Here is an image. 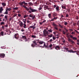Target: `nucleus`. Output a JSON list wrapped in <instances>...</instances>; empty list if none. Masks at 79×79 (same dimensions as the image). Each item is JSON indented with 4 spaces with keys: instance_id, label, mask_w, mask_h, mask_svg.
<instances>
[{
    "instance_id": "nucleus-51",
    "label": "nucleus",
    "mask_w": 79,
    "mask_h": 79,
    "mask_svg": "<svg viewBox=\"0 0 79 79\" xmlns=\"http://www.w3.org/2000/svg\"><path fill=\"white\" fill-rule=\"evenodd\" d=\"M45 22H46V20H44L43 22H42V23H45Z\"/></svg>"
},
{
    "instance_id": "nucleus-58",
    "label": "nucleus",
    "mask_w": 79,
    "mask_h": 79,
    "mask_svg": "<svg viewBox=\"0 0 79 79\" xmlns=\"http://www.w3.org/2000/svg\"><path fill=\"white\" fill-rule=\"evenodd\" d=\"M27 23H30V21H29V20H27Z\"/></svg>"
},
{
    "instance_id": "nucleus-59",
    "label": "nucleus",
    "mask_w": 79,
    "mask_h": 79,
    "mask_svg": "<svg viewBox=\"0 0 79 79\" xmlns=\"http://www.w3.org/2000/svg\"><path fill=\"white\" fill-rule=\"evenodd\" d=\"M53 40L52 39H51L50 40V42H52V41Z\"/></svg>"
},
{
    "instance_id": "nucleus-36",
    "label": "nucleus",
    "mask_w": 79,
    "mask_h": 79,
    "mask_svg": "<svg viewBox=\"0 0 79 79\" xmlns=\"http://www.w3.org/2000/svg\"><path fill=\"white\" fill-rule=\"evenodd\" d=\"M35 18V15H34V16H33L32 17V19H34V18Z\"/></svg>"
},
{
    "instance_id": "nucleus-9",
    "label": "nucleus",
    "mask_w": 79,
    "mask_h": 79,
    "mask_svg": "<svg viewBox=\"0 0 79 79\" xmlns=\"http://www.w3.org/2000/svg\"><path fill=\"white\" fill-rule=\"evenodd\" d=\"M5 56V54H0V58H4Z\"/></svg>"
},
{
    "instance_id": "nucleus-27",
    "label": "nucleus",
    "mask_w": 79,
    "mask_h": 79,
    "mask_svg": "<svg viewBox=\"0 0 79 79\" xmlns=\"http://www.w3.org/2000/svg\"><path fill=\"white\" fill-rule=\"evenodd\" d=\"M31 37H32V38H36V36L35 35H32Z\"/></svg>"
},
{
    "instance_id": "nucleus-14",
    "label": "nucleus",
    "mask_w": 79,
    "mask_h": 79,
    "mask_svg": "<svg viewBox=\"0 0 79 79\" xmlns=\"http://www.w3.org/2000/svg\"><path fill=\"white\" fill-rule=\"evenodd\" d=\"M60 47H59L58 46H56L55 48L57 50H59V49H60Z\"/></svg>"
},
{
    "instance_id": "nucleus-25",
    "label": "nucleus",
    "mask_w": 79,
    "mask_h": 79,
    "mask_svg": "<svg viewBox=\"0 0 79 79\" xmlns=\"http://www.w3.org/2000/svg\"><path fill=\"white\" fill-rule=\"evenodd\" d=\"M0 24L1 25H5V23H4V22H1V23H0Z\"/></svg>"
},
{
    "instance_id": "nucleus-57",
    "label": "nucleus",
    "mask_w": 79,
    "mask_h": 79,
    "mask_svg": "<svg viewBox=\"0 0 79 79\" xmlns=\"http://www.w3.org/2000/svg\"><path fill=\"white\" fill-rule=\"evenodd\" d=\"M40 25H42V24H43V23H42V22H40Z\"/></svg>"
},
{
    "instance_id": "nucleus-28",
    "label": "nucleus",
    "mask_w": 79,
    "mask_h": 79,
    "mask_svg": "<svg viewBox=\"0 0 79 79\" xmlns=\"http://www.w3.org/2000/svg\"><path fill=\"white\" fill-rule=\"evenodd\" d=\"M51 14H48V17H49V18H51Z\"/></svg>"
},
{
    "instance_id": "nucleus-37",
    "label": "nucleus",
    "mask_w": 79,
    "mask_h": 79,
    "mask_svg": "<svg viewBox=\"0 0 79 79\" xmlns=\"http://www.w3.org/2000/svg\"><path fill=\"white\" fill-rule=\"evenodd\" d=\"M29 17H30V18H32V16H33V15H32V14H30L29 15Z\"/></svg>"
},
{
    "instance_id": "nucleus-50",
    "label": "nucleus",
    "mask_w": 79,
    "mask_h": 79,
    "mask_svg": "<svg viewBox=\"0 0 79 79\" xmlns=\"http://www.w3.org/2000/svg\"><path fill=\"white\" fill-rule=\"evenodd\" d=\"M26 17H27V16H26V15H24L23 16L24 18H26Z\"/></svg>"
},
{
    "instance_id": "nucleus-4",
    "label": "nucleus",
    "mask_w": 79,
    "mask_h": 79,
    "mask_svg": "<svg viewBox=\"0 0 79 79\" xmlns=\"http://www.w3.org/2000/svg\"><path fill=\"white\" fill-rule=\"evenodd\" d=\"M52 25L54 26V28L56 29V30H57V31H58V28L57 27H58V25L56 24L54 22H53L52 23Z\"/></svg>"
},
{
    "instance_id": "nucleus-5",
    "label": "nucleus",
    "mask_w": 79,
    "mask_h": 79,
    "mask_svg": "<svg viewBox=\"0 0 79 79\" xmlns=\"http://www.w3.org/2000/svg\"><path fill=\"white\" fill-rule=\"evenodd\" d=\"M36 25V24L35 23L34 24V25L31 26L29 27L30 28H33V29H35V28L36 27H35V25Z\"/></svg>"
},
{
    "instance_id": "nucleus-61",
    "label": "nucleus",
    "mask_w": 79,
    "mask_h": 79,
    "mask_svg": "<svg viewBox=\"0 0 79 79\" xmlns=\"http://www.w3.org/2000/svg\"><path fill=\"white\" fill-rule=\"evenodd\" d=\"M23 23H24V24H26V21L24 22Z\"/></svg>"
},
{
    "instance_id": "nucleus-17",
    "label": "nucleus",
    "mask_w": 79,
    "mask_h": 79,
    "mask_svg": "<svg viewBox=\"0 0 79 79\" xmlns=\"http://www.w3.org/2000/svg\"><path fill=\"white\" fill-rule=\"evenodd\" d=\"M19 26H20V27H21L23 26V22H21L20 23Z\"/></svg>"
},
{
    "instance_id": "nucleus-47",
    "label": "nucleus",
    "mask_w": 79,
    "mask_h": 79,
    "mask_svg": "<svg viewBox=\"0 0 79 79\" xmlns=\"http://www.w3.org/2000/svg\"><path fill=\"white\" fill-rule=\"evenodd\" d=\"M18 15L19 17H21V14H18Z\"/></svg>"
},
{
    "instance_id": "nucleus-6",
    "label": "nucleus",
    "mask_w": 79,
    "mask_h": 79,
    "mask_svg": "<svg viewBox=\"0 0 79 79\" xmlns=\"http://www.w3.org/2000/svg\"><path fill=\"white\" fill-rule=\"evenodd\" d=\"M19 5H20L22 7V6H24V5H23V4H24V1H23V2H20L19 3Z\"/></svg>"
},
{
    "instance_id": "nucleus-18",
    "label": "nucleus",
    "mask_w": 79,
    "mask_h": 79,
    "mask_svg": "<svg viewBox=\"0 0 79 79\" xmlns=\"http://www.w3.org/2000/svg\"><path fill=\"white\" fill-rule=\"evenodd\" d=\"M53 16L54 17H55L56 16V13L54 12L52 13Z\"/></svg>"
},
{
    "instance_id": "nucleus-62",
    "label": "nucleus",
    "mask_w": 79,
    "mask_h": 79,
    "mask_svg": "<svg viewBox=\"0 0 79 79\" xmlns=\"http://www.w3.org/2000/svg\"><path fill=\"white\" fill-rule=\"evenodd\" d=\"M27 39L26 38V39H25V42H27Z\"/></svg>"
},
{
    "instance_id": "nucleus-11",
    "label": "nucleus",
    "mask_w": 79,
    "mask_h": 79,
    "mask_svg": "<svg viewBox=\"0 0 79 79\" xmlns=\"http://www.w3.org/2000/svg\"><path fill=\"white\" fill-rule=\"evenodd\" d=\"M8 25H5L4 26L2 25V29H4V27H8Z\"/></svg>"
},
{
    "instance_id": "nucleus-43",
    "label": "nucleus",
    "mask_w": 79,
    "mask_h": 79,
    "mask_svg": "<svg viewBox=\"0 0 79 79\" xmlns=\"http://www.w3.org/2000/svg\"><path fill=\"white\" fill-rule=\"evenodd\" d=\"M52 44H51L49 45V47L50 48H51V47H52Z\"/></svg>"
},
{
    "instance_id": "nucleus-29",
    "label": "nucleus",
    "mask_w": 79,
    "mask_h": 79,
    "mask_svg": "<svg viewBox=\"0 0 79 79\" xmlns=\"http://www.w3.org/2000/svg\"><path fill=\"white\" fill-rule=\"evenodd\" d=\"M73 40H77V39L76 37H73V38H72Z\"/></svg>"
},
{
    "instance_id": "nucleus-10",
    "label": "nucleus",
    "mask_w": 79,
    "mask_h": 79,
    "mask_svg": "<svg viewBox=\"0 0 79 79\" xmlns=\"http://www.w3.org/2000/svg\"><path fill=\"white\" fill-rule=\"evenodd\" d=\"M2 5L3 6H5L6 5V4L5 2H2L1 3Z\"/></svg>"
},
{
    "instance_id": "nucleus-26",
    "label": "nucleus",
    "mask_w": 79,
    "mask_h": 79,
    "mask_svg": "<svg viewBox=\"0 0 79 79\" xmlns=\"http://www.w3.org/2000/svg\"><path fill=\"white\" fill-rule=\"evenodd\" d=\"M22 38L23 39H26V37L25 36H23Z\"/></svg>"
},
{
    "instance_id": "nucleus-40",
    "label": "nucleus",
    "mask_w": 79,
    "mask_h": 79,
    "mask_svg": "<svg viewBox=\"0 0 79 79\" xmlns=\"http://www.w3.org/2000/svg\"><path fill=\"white\" fill-rule=\"evenodd\" d=\"M48 32H52V30L51 29L48 30Z\"/></svg>"
},
{
    "instance_id": "nucleus-33",
    "label": "nucleus",
    "mask_w": 79,
    "mask_h": 79,
    "mask_svg": "<svg viewBox=\"0 0 79 79\" xmlns=\"http://www.w3.org/2000/svg\"><path fill=\"white\" fill-rule=\"evenodd\" d=\"M59 26L61 27V28H63V26H62L61 25H60V24H59Z\"/></svg>"
},
{
    "instance_id": "nucleus-56",
    "label": "nucleus",
    "mask_w": 79,
    "mask_h": 79,
    "mask_svg": "<svg viewBox=\"0 0 79 79\" xmlns=\"http://www.w3.org/2000/svg\"><path fill=\"white\" fill-rule=\"evenodd\" d=\"M76 19H79V18H78V16H77L76 18Z\"/></svg>"
},
{
    "instance_id": "nucleus-39",
    "label": "nucleus",
    "mask_w": 79,
    "mask_h": 79,
    "mask_svg": "<svg viewBox=\"0 0 79 79\" xmlns=\"http://www.w3.org/2000/svg\"><path fill=\"white\" fill-rule=\"evenodd\" d=\"M48 37L51 38L52 37V35H48Z\"/></svg>"
},
{
    "instance_id": "nucleus-23",
    "label": "nucleus",
    "mask_w": 79,
    "mask_h": 79,
    "mask_svg": "<svg viewBox=\"0 0 79 79\" xmlns=\"http://www.w3.org/2000/svg\"><path fill=\"white\" fill-rule=\"evenodd\" d=\"M68 52H69L70 53H73V52H74V51L72 50H69Z\"/></svg>"
},
{
    "instance_id": "nucleus-31",
    "label": "nucleus",
    "mask_w": 79,
    "mask_h": 79,
    "mask_svg": "<svg viewBox=\"0 0 79 79\" xmlns=\"http://www.w3.org/2000/svg\"><path fill=\"white\" fill-rule=\"evenodd\" d=\"M18 7H15L13 8V10H18Z\"/></svg>"
},
{
    "instance_id": "nucleus-52",
    "label": "nucleus",
    "mask_w": 79,
    "mask_h": 79,
    "mask_svg": "<svg viewBox=\"0 0 79 79\" xmlns=\"http://www.w3.org/2000/svg\"><path fill=\"white\" fill-rule=\"evenodd\" d=\"M69 16V15H68V14H66V17L68 18V17Z\"/></svg>"
},
{
    "instance_id": "nucleus-45",
    "label": "nucleus",
    "mask_w": 79,
    "mask_h": 79,
    "mask_svg": "<svg viewBox=\"0 0 79 79\" xmlns=\"http://www.w3.org/2000/svg\"><path fill=\"white\" fill-rule=\"evenodd\" d=\"M63 33L65 35V34H66V32H64V31H63Z\"/></svg>"
},
{
    "instance_id": "nucleus-46",
    "label": "nucleus",
    "mask_w": 79,
    "mask_h": 79,
    "mask_svg": "<svg viewBox=\"0 0 79 79\" xmlns=\"http://www.w3.org/2000/svg\"><path fill=\"white\" fill-rule=\"evenodd\" d=\"M52 39H53V40H55V39H56L55 37H54V36H53L52 37Z\"/></svg>"
},
{
    "instance_id": "nucleus-49",
    "label": "nucleus",
    "mask_w": 79,
    "mask_h": 79,
    "mask_svg": "<svg viewBox=\"0 0 79 79\" xmlns=\"http://www.w3.org/2000/svg\"><path fill=\"white\" fill-rule=\"evenodd\" d=\"M27 19L28 20H31V19L30 18L28 17L27 18Z\"/></svg>"
},
{
    "instance_id": "nucleus-41",
    "label": "nucleus",
    "mask_w": 79,
    "mask_h": 79,
    "mask_svg": "<svg viewBox=\"0 0 79 79\" xmlns=\"http://www.w3.org/2000/svg\"><path fill=\"white\" fill-rule=\"evenodd\" d=\"M21 31H22V32H24L25 31L24 30V29L23 28L21 30Z\"/></svg>"
},
{
    "instance_id": "nucleus-1",
    "label": "nucleus",
    "mask_w": 79,
    "mask_h": 79,
    "mask_svg": "<svg viewBox=\"0 0 79 79\" xmlns=\"http://www.w3.org/2000/svg\"><path fill=\"white\" fill-rule=\"evenodd\" d=\"M33 44H31V47H38V46H40V45H42V44H43L44 43V47H45V45H46V43L43 41H39L37 42V43H39V45L37 44V42L35 41H34L33 42Z\"/></svg>"
},
{
    "instance_id": "nucleus-19",
    "label": "nucleus",
    "mask_w": 79,
    "mask_h": 79,
    "mask_svg": "<svg viewBox=\"0 0 79 79\" xmlns=\"http://www.w3.org/2000/svg\"><path fill=\"white\" fill-rule=\"evenodd\" d=\"M24 26H23V27L24 28V29H26V28H27V25H26L25 24H23Z\"/></svg>"
},
{
    "instance_id": "nucleus-21",
    "label": "nucleus",
    "mask_w": 79,
    "mask_h": 79,
    "mask_svg": "<svg viewBox=\"0 0 79 79\" xmlns=\"http://www.w3.org/2000/svg\"><path fill=\"white\" fill-rule=\"evenodd\" d=\"M6 10L7 11H10V10H11V8H7Z\"/></svg>"
},
{
    "instance_id": "nucleus-53",
    "label": "nucleus",
    "mask_w": 79,
    "mask_h": 79,
    "mask_svg": "<svg viewBox=\"0 0 79 79\" xmlns=\"http://www.w3.org/2000/svg\"><path fill=\"white\" fill-rule=\"evenodd\" d=\"M47 9H48V10L49 11L51 10H50V8H48H48Z\"/></svg>"
},
{
    "instance_id": "nucleus-15",
    "label": "nucleus",
    "mask_w": 79,
    "mask_h": 79,
    "mask_svg": "<svg viewBox=\"0 0 79 79\" xmlns=\"http://www.w3.org/2000/svg\"><path fill=\"white\" fill-rule=\"evenodd\" d=\"M61 7L63 9H65V10H66V6L63 5H62Z\"/></svg>"
},
{
    "instance_id": "nucleus-13",
    "label": "nucleus",
    "mask_w": 79,
    "mask_h": 79,
    "mask_svg": "<svg viewBox=\"0 0 79 79\" xmlns=\"http://www.w3.org/2000/svg\"><path fill=\"white\" fill-rule=\"evenodd\" d=\"M17 35H18V33H16L15 34V39H18V37L17 36Z\"/></svg>"
},
{
    "instance_id": "nucleus-22",
    "label": "nucleus",
    "mask_w": 79,
    "mask_h": 79,
    "mask_svg": "<svg viewBox=\"0 0 79 79\" xmlns=\"http://www.w3.org/2000/svg\"><path fill=\"white\" fill-rule=\"evenodd\" d=\"M5 19H6V20L8 21V15H5L4 17Z\"/></svg>"
},
{
    "instance_id": "nucleus-12",
    "label": "nucleus",
    "mask_w": 79,
    "mask_h": 79,
    "mask_svg": "<svg viewBox=\"0 0 79 79\" xmlns=\"http://www.w3.org/2000/svg\"><path fill=\"white\" fill-rule=\"evenodd\" d=\"M3 11V7H1L0 8V13H2V11Z\"/></svg>"
},
{
    "instance_id": "nucleus-34",
    "label": "nucleus",
    "mask_w": 79,
    "mask_h": 79,
    "mask_svg": "<svg viewBox=\"0 0 79 79\" xmlns=\"http://www.w3.org/2000/svg\"><path fill=\"white\" fill-rule=\"evenodd\" d=\"M22 7H23L24 8H25V9H26L27 8V7H26V6L24 5H23V6Z\"/></svg>"
},
{
    "instance_id": "nucleus-64",
    "label": "nucleus",
    "mask_w": 79,
    "mask_h": 79,
    "mask_svg": "<svg viewBox=\"0 0 79 79\" xmlns=\"http://www.w3.org/2000/svg\"><path fill=\"white\" fill-rule=\"evenodd\" d=\"M77 24L78 26H79V23H77Z\"/></svg>"
},
{
    "instance_id": "nucleus-55",
    "label": "nucleus",
    "mask_w": 79,
    "mask_h": 79,
    "mask_svg": "<svg viewBox=\"0 0 79 79\" xmlns=\"http://www.w3.org/2000/svg\"><path fill=\"white\" fill-rule=\"evenodd\" d=\"M23 22H24L26 21V19H23Z\"/></svg>"
},
{
    "instance_id": "nucleus-35",
    "label": "nucleus",
    "mask_w": 79,
    "mask_h": 79,
    "mask_svg": "<svg viewBox=\"0 0 79 79\" xmlns=\"http://www.w3.org/2000/svg\"><path fill=\"white\" fill-rule=\"evenodd\" d=\"M53 19H54V20H56V19H58V17H54Z\"/></svg>"
},
{
    "instance_id": "nucleus-20",
    "label": "nucleus",
    "mask_w": 79,
    "mask_h": 79,
    "mask_svg": "<svg viewBox=\"0 0 79 79\" xmlns=\"http://www.w3.org/2000/svg\"><path fill=\"white\" fill-rule=\"evenodd\" d=\"M56 10L57 11H59V6H57L56 7Z\"/></svg>"
},
{
    "instance_id": "nucleus-7",
    "label": "nucleus",
    "mask_w": 79,
    "mask_h": 79,
    "mask_svg": "<svg viewBox=\"0 0 79 79\" xmlns=\"http://www.w3.org/2000/svg\"><path fill=\"white\" fill-rule=\"evenodd\" d=\"M48 8V6L47 5H44V10H47Z\"/></svg>"
},
{
    "instance_id": "nucleus-24",
    "label": "nucleus",
    "mask_w": 79,
    "mask_h": 79,
    "mask_svg": "<svg viewBox=\"0 0 79 79\" xmlns=\"http://www.w3.org/2000/svg\"><path fill=\"white\" fill-rule=\"evenodd\" d=\"M24 5H27L28 4L27 3H26L25 1H23Z\"/></svg>"
},
{
    "instance_id": "nucleus-42",
    "label": "nucleus",
    "mask_w": 79,
    "mask_h": 79,
    "mask_svg": "<svg viewBox=\"0 0 79 79\" xmlns=\"http://www.w3.org/2000/svg\"><path fill=\"white\" fill-rule=\"evenodd\" d=\"M68 12L69 13V12H70V9H68Z\"/></svg>"
},
{
    "instance_id": "nucleus-60",
    "label": "nucleus",
    "mask_w": 79,
    "mask_h": 79,
    "mask_svg": "<svg viewBox=\"0 0 79 79\" xmlns=\"http://www.w3.org/2000/svg\"><path fill=\"white\" fill-rule=\"evenodd\" d=\"M51 21H54V19H51Z\"/></svg>"
},
{
    "instance_id": "nucleus-38",
    "label": "nucleus",
    "mask_w": 79,
    "mask_h": 79,
    "mask_svg": "<svg viewBox=\"0 0 79 79\" xmlns=\"http://www.w3.org/2000/svg\"><path fill=\"white\" fill-rule=\"evenodd\" d=\"M29 4L31 6H32V5H33V3H32V2H30L29 3Z\"/></svg>"
},
{
    "instance_id": "nucleus-2",
    "label": "nucleus",
    "mask_w": 79,
    "mask_h": 79,
    "mask_svg": "<svg viewBox=\"0 0 79 79\" xmlns=\"http://www.w3.org/2000/svg\"><path fill=\"white\" fill-rule=\"evenodd\" d=\"M26 9L27 11H29V10H30L28 11V12L30 13H33V12H35L37 11V10L34 9L32 8L31 7H30L29 8L27 7V8Z\"/></svg>"
},
{
    "instance_id": "nucleus-32",
    "label": "nucleus",
    "mask_w": 79,
    "mask_h": 79,
    "mask_svg": "<svg viewBox=\"0 0 79 79\" xmlns=\"http://www.w3.org/2000/svg\"><path fill=\"white\" fill-rule=\"evenodd\" d=\"M42 7H40L38 10L39 11H40V10H42Z\"/></svg>"
},
{
    "instance_id": "nucleus-3",
    "label": "nucleus",
    "mask_w": 79,
    "mask_h": 79,
    "mask_svg": "<svg viewBox=\"0 0 79 79\" xmlns=\"http://www.w3.org/2000/svg\"><path fill=\"white\" fill-rule=\"evenodd\" d=\"M49 34L48 32V31L46 30V29H44L43 31V34L44 36H47Z\"/></svg>"
},
{
    "instance_id": "nucleus-8",
    "label": "nucleus",
    "mask_w": 79,
    "mask_h": 79,
    "mask_svg": "<svg viewBox=\"0 0 79 79\" xmlns=\"http://www.w3.org/2000/svg\"><path fill=\"white\" fill-rule=\"evenodd\" d=\"M68 41L69 42H70L72 44H74V41H73V40H72L71 39H70V38H69L68 39Z\"/></svg>"
},
{
    "instance_id": "nucleus-54",
    "label": "nucleus",
    "mask_w": 79,
    "mask_h": 79,
    "mask_svg": "<svg viewBox=\"0 0 79 79\" xmlns=\"http://www.w3.org/2000/svg\"><path fill=\"white\" fill-rule=\"evenodd\" d=\"M70 37H71V38H72V39L73 38V36L72 35H70Z\"/></svg>"
},
{
    "instance_id": "nucleus-44",
    "label": "nucleus",
    "mask_w": 79,
    "mask_h": 79,
    "mask_svg": "<svg viewBox=\"0 0 79 79\" xmlns=\"http://www.w3.org/2000/svg\"><path fill=\"white\" fill-rule=\"evenodd\" d=\"M68 23H67V22H65L64 23V25H67V24H68Z\"/></svg>"
},
{
    "instance_id": "nucleus-16",
    "label": "nucleus",
    "mask_w": 79,
    "mask_h": 79,
    "mask_svg": "<svg viewBox=\"0 0 79 79\" xmlns=\"http://www.w3.org/2000/svg\"><path fill=\"white\" fill-rule=\"evenodd\" d=\"M3 14H4V15H8V12L6 9V11L3 13Z\"/></svg>"
},
{
    "instance_id": "nucleus-48",
    "label": "nucleus",
    "mask_w": 79,
    "mask_h": 79,
    "mask_svg": "<svg viewBox=\"0 0 79 79\" xmlns=\"http://www.w3.org/2000/svg\"><path fill=\"white\" fill-rule=\"evenodd\" d=\"M17 16V14H15L14 15V17H15V16Z\"/></svg>"
},
{
    "instance_id": "nucleus-30",
    "label": "nucleus",
    "mask_w": 79,
    "mask_h": 79,
    "mask_svg": "<svg viewBox=\"0 0 79 79\" xmlns=\"http://www.w3.org/2000/svg\"><path fill=\"white\" fill-rule=\"evenodd\" d=\"M0 34H1V35L2 36H3V34H4V33L3 31H1V32Z\"/></svg>"
},
{
    "instance_id": "nucleus-63",
    "label": "nucleus",
    "mask_w": 79,
    "mask_h": 79,
    "mask_svg": "<svg viewBox=\"0 0 79 79\" xmlns=\"http://www.w3.org/2000/svg\"><path fill=\"white\" fill-rule=\"evenodd\" d=\"M56 5H54V8L56 7Z\"/></svg>"
}]
</instances>
